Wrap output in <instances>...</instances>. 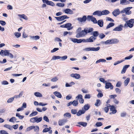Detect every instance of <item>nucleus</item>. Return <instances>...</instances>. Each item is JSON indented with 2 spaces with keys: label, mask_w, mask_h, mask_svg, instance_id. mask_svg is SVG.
Listing matches in <instances>:
<instances>
[{
  "label": "nucleus",
  "mask_w": 134,
  "mask_h": 134,
  "mask_svg": "<svg viewBox=\"0 0 134 134\" xmlns=\"http://www.w3.org/2000/svg\"><path fill=\"white\" fill-rule=\"evenodd\" d=\"M34 126H32L29 127L26 129L25 131L26 132H28L31 130L33 129H34Z\"/></svg>",
  "instance_id": "obj_33"
},
{
  "label": "nucleus",
  "mask_w": 134,
  "mask_h": 134,
  "mask_svg": "<svg viewBox=\"0 0 134 134\" xmlns=\"http://www.w3.org/2000/svg\"><path fill=\"white\" fill-rule=\"evenodd\" d=\"M14 100V99L13 97L10 98L7 101V102L8 103H11Z\"/></svg>",
  "instance_id": "obj_58"
},
{
  "label": "nucleus",
  "mask_w": 134,
  "mask_h": 134,
  "mask_svg": "<svg viewBox=\"0 0 134 134\" xmlns=\"http://www.w3.org/2000/svg\"><path fill=\"white\" fill-rule=\"evenodd\" d=\"M102 15H107L109 13V11L107 10H105L101 11Z\"/></svg>",
  "instance_id": "obj_27"
},
{
  "label": "nucleus",
  "mask_w": 134,
  "mask_h": 134,
  "mask_svg": "<svg viewBox=\"0 0 134 134\" xmlns=\"http://www.w3.org/2000/svg\"><path fill=\"white\" fill-rule=\"evenodd\" d=\"M34 127H35L34 128V131L36 132H38L39 130V127L37 126H34Z\"/></svg>",
  "instance_id": "obj_52"
},
{
  "label": "nucleus",
  "mask_w": 134,
  "mask_h": 134,
  "mask_svg": "<svg viewBox=\"0 0 134 134\" xmlns=\"http://www.w3.org/2000/svg\"><path fill=\"white\" fill-rule=\"evenodd\" d=\"M91 34L93 35L90 37L91 39L92 42H93L96 39L97 37L99 35V32L98 31H93L92 32Z\"/></svg>",
  "instance_id": "obj_2"
},
{
  "label": "nucleus",
  "mask_w": 134,
  "mask_h": 134,
  "mask_svg": "<svg viewBox=\"0 0 134 134\" xmlns=\"http://www.w3.org/2000/svg\"><path fill=\"white\" fill-rule=\"evenodd\" d=\"M130 66V65H126L123 66L121 73L122 74L126 72L127 68L129 67Z\"/></svg>",
  "instance_id": "obj_16"
},
{
  "label": "nucleus",
  "mask_w": 134,
  "mask_h": 134,
  "mask_svg": "<svg viewBox=\"0 0 134 134\" xmlns=\"http://www.w3.org/2000/svg\"><path fill=\"white\" fill-rule=\"evenodd\" d=\"M47 5H51L53 7L55 5V4L53 2L49 1Z\"/></svg>",
  "instance_id": "obj_45"
},
{
  "label": "nucleus",
  "mask_w": 134,
  "mask_h": 134,
  "mask_svg": "<svg viewBox=\"0 0 134 134\" xmlns=\"http://www.w3.org/2000/svg\"><path fill=\"white\" fill-rule=\"evenodd\" d=\"M102 123L100 122H98L96 123L95 125L97 127H99L102 126Z\"/></svg>",
  "instance_id": "obj_54"
},
{
  "label": "nucleus",
  "mask_w": 134,
  "mask_h": 134,
  "mask_svg": "<svg viewBox=\"0 0 134 134\" xmlns=\"http://www.w3.org/2000/svg\"><path fill=\"white\" fill-rule=\"evenodd\" d=\"M91 21L93 22L94 24H96L97 23V20H96V18L93 17L92 18Z\"/></svg>",
  "instance_id": "obj_56"
},
{
  "label": "nucleus",
  "mask_w": 134,
  "mask_h": 134,
  "mask_svg": "<svg viewBox=\"0 0 134 134\" xmlns=\"http://www.w3.org/2000/svg\"><path fill=\"white\" fill-rule=\"evenodd\" d=\"M93 14L94 15H97L98 16L102 15L101 11L100 10H97L93 13Z\"/></svg>",
  "instance_id": "obj_21"
},
{
  "label": "nucleus",
  "mask_w": 134,
  "mask_h": 134,
  "mask_svg": "<svg viewBox=\"0 0 134 134\" xmlns=\"http://www.w3.org/2000/svg\"><path fill=\"white\" fill-rule=\"evenodd\" d=\"M66 26H65V28H69V27H70L72 25V24H71L70 23H67L65 24Z\"/></svg>",
  "instance_id": "obj_63"
},
{
  "label": "nucleus",
  "mask_w": 134,
  "mask_h": 134,
  "mask_svg": "<svg viewBox=\"0 0 134 134\" xmlns=\"http://www.w3.org/2000/svg\"><path fill=\"white\" fill-rule=\"evenodd\" d=\"M133 56L132 55H130V56L125 57L124 59L125 60H129Z\"/></svg>",
  "instance_id": "obj_61"
},
{
  "label": "nucleus",
  "mask_w": 134,
  "mask_h": 134,
  "mask_svg": "<svg viewBox=\"0 0 134 134\" xmlns=\"http://www.w3.org/2000/svg\"><path fill=\"white\" fill-rule=\"evenodd\" d=\"M87 19L86 16L85 15L83 16L82 18H79L77 19L80 22H85Z\"/></svg>",
  "instance_id": "obj_13"
},
{
  "label": "nucleus",
  "mask_w": 134,
  "mask_h": 134,
  "mask_svg": "<svg viewBox=\"0 0 134 134\" xmlns=\"http://www.w3.org/2000/svg\"><path fill=\"white\" fill-rule=\"evenodd\" d=\"M16 120V119L15 117H12L9 120L10 122H14V121Z\"/></svg>",
  "instance_id": "obj_51"
},
{
  "label": "nucleus",
  "mask_w": 134,
  "mask_h": 134,
  "mask_svg": "<svg viewBox=\"0 0 134 134\" xmlns=\"http://www.w3.org/2000/svg\"><path fill=\"white\" fill-rule=\"evenodd\" d=\"M18 15L20 17L26 20H28V18L27 16L24 14L22 15L18 14Z\"/></svg>",
  "instance_id": "obj_26"
},
{
  "label": "nucleus",
  "mask_w": 134,
  "mask_h": 134,
  "mask_svg": "<svg viewBox=\"0 0 134 134\" xmlns=\"http://www.w3.org/2000/svg\"><path fill=\"white\" fill-rule=\"evenodd\" d=\"M122 25H120V26L115 27L113 29V31H119L122 30V28L121 27Z\"/></svg>",
  "instance_id": "obj_20"
},
{
  "label": "nucleus",
  "mask_w": 134,
  "mask_h": 134,
  "mask_svg": "<svg viewBox=\"0 0 134 134\" xmlns=\"http://www.w3.org/2000/svg\"><path fill=\"white\" fill-rule=\"evenodd\" d=\"M110 111H112L111 113H110V114H115L117 112V110L116 109H115V107L114 106L112 105L111 106V107L110 108Z\"/></svg>",
  "instance_id": "obj_15"
},
{
  "label": "nucleus",
  "mask_w": 134,
  "mask_h": 134,
  "mask_svg": "<svg viewBox=\"0 0 134 134\" xmlns=\"http://www.w3.org/2000/svg\"><path fill=\"white\" fill-rule=\"evenodd\" d=\"M64 116L65 117H68L69 118H70L71 117V114L70 113H65L64 115Z\"/></svg>",
  "instance_id": "obj_53"
},
{
  "label": "nucleus",
  "mask_w": 134,
  "mask_h": 134,
  "mask_svg": "<svg viewBox=\"0 0 134 134\" xmlns=\"http://www.w3.org/2000/svg\"><path fill=\"white\" fill-rule=\"evenodd\" d=\"M43 119L45 121L49 122V120L48 118V117L46 116H44L43 118Z\"/></svg>",
  "instance_id": "obj_62"
},
{
  "label": "nucleus",
  "mask_w": 134,
  "mask_h": 134,
  "mask_svg": "<svg viewBox=\"0 0 134 134\" xmlns=\"http://www.w3.org/2000/svg\"><path fill=\"white\" fill-rule=\"evenodd\" d=\"M60 59V56H53L52 57L51 59V60H55Z\"/></svg>",
  "instance_id": "obj_32"
},
{
  "label": "nucleus",
  "mask_w": 134,
  "mask_h": 134,
  "mask_svg": "<svg viewBox=\"0 0 134 134\" xmlns=\"http://www.w3.org/2000/svg\"><path fill=\"white\" fill-rule=\"evenodd\" d=\"M67 121V120L66 119H60L58 121V123L59 125L62 126L64 125Z\"/></svg>",
  "instance_id": "obj_10"
},
{
  "label": "nucleus",
  "mask_w": 134,
  "mask_h": 134,
  "mask_svg": "<svg viewBox=\"0 0 134 134\" xmlns=\"http://www.w3.org/2000/svg\"><path fill=\"white\" fill-rule=\"evenodd\" d=\"M7 56H9V57L11 58H14L13 55L12 53H10L9 52V51H8Z\"/></svg>",
  "instance_id": "obj_47"
},
{
  "label": "nucleus",
  "mask_w": 134,
  "mask_h": 134,
  "mask_svg": "<svg viewBox=\"0 0 134 134\" xmlns=\"http://www.w3.org/2000/svg\"><path fill=\"white\" fill-rule=\"evenodd\" d=\"M70 76L71 77L76 79H79L81 77L80 75L77 73H72L71 74Z\"/></svg>",
  "instance_id": "obj_8"
},
{
  "label": "nucleus",
  "mask_w": 134,
  "mask_h": 134,
  "mask_svg": "<svg viewBox=\"0 0 134 134\" xmlns=\"http://www.w3.org/2000/svg\"><path fill=\"white\" fill-rule=\"evenodd\" d=\"M63 12L65 13L69 14H73V12L71 9L68 8H67L64 9L63 10Z\"/></svg>",
  "instance_id": "obj_11"
},
{
  "label": "nucleus",
  "mask_w": 134,
  "mask_h": 134,
  "mask_svg": "<svg viewBox=\"0 0 134 134\" xmlns=\"http://www.w3.org/2000/svg\"><path fill=\"white\" fill-rule=\"evenodd\" d=\"M111 44H117L119 42V40L116 38H113L110 39Z\"/></svg>",
  "instance_id": "obj_19"
},
{
  "label": "nucleus",
  "mask_w": 134,
  "mask_h": 134,
  "mask_svg": "<svg viewBox=\"0 0 134 134\" xmlns=\"http://www.w3.org/2000/svg\"><path fill=\"white\" fill-rule=\"evenodd\" d=\"M106 60L105 59H99L97 60L96 61V64H97L98 63H100V62L105 63L106 62Z\"/></svg>",
  "instance_id": "obj_34"
},
{
  "label": "nucleus",
  "mask_w": 134,
  "mask_h": 134,
  "mask_svg": "<svg viewBox=\"0 0 134 134\" xmlns=\"http://www.w3.org/2000/svg\"><path fill=\"white\" fill-rule=\"evenodd\" d=\"M36 122L37 123H38L41 122L42 120V118L41 117L39 118H38L36 116Z\"/></svg>",
  "instance_id": "obj_37"
},
{
  "label": "nucleus",
  "mask_w": 134,
  "mask_h": 134,
  "mask_svg": "<svg viewBox=\"0 0 134 134\" xmlns=\"http://www.w3.org/2000/svg\"><path fill=\"white\" fill-rule=\"evenodd\" d=\"M101 102L100 100L99 99H97L96 102L95 103L94 105L97 106H98L100 104Z\"/></svg>",
  "instance_id": "obj_39"
},
{
  "label": "nucleus",
  "mask_w": 134,
  "mask_h": 134,
  "mask_svg": "<svg viewBox=\"0 0 134 134\" xmlns=\"http://www.w3.org/2000/svg\"><path fill=\"white\" fill-rule=\"evenodd\" d=\"M134 24V19H131L127 21L124 25V26L126 27L127 25L130 28H132Z\"/></svg>",
  "instance_id": "obj_1"
},
{
  "label": "nucleus",
  "mask_w": 134,
  "mask_h": 134,
  "mask_svg": "<svg viewBox=\"0 0 134 134\" xmlns=\"http://www.w3.org/2000/svg\"><path fill=\"white\" fill-rule=\"evenodd\" d=\"M70 39L74 43H77V39L73 38H70Z\"/></svg>",
  "instance_id": "obj_59"
},
{
  "label": "nucleus",
  "mask_w": 134,
  "mask_h": 134,
  "mask_svg": "<svg viewBox=\"0 0 134 134\" xmlns=\"http://www.w3.org/2000/svg\"><path fill=\"white\" fill-rule=\"evenodd\" d=\"M64 5L65 4L64 3H58L56 4V5L59 7H63Z\"/></svg>",
  "instance_id": "obj_49"
},
{
  "label": "nucleus",
  "mask_w": 134,
  "mask_h": 134,
  "mask_svg": "<svg viewBox=\"0 0 134 134\" xmlns=\"http://www.w3.org/2000/svg\"><path fill=\"white\" fill-rule=\"evenodd\" d=\"M1 134H9L7 132L4 130H2L0 131Z\"/></svg>",
  "instance_id": "obj_64"
},
{
  "label": "nucleus",
  "mask_w": 134,
  "mask_h": 134,
  "mask_svg": "<svg viewBox=\"0 0 134 134\" xmlns=\"http://www.w3.org/2000/svg\"><path fill=\"white\" fill-rule=\"evenodd\" d=\"M3 126L10 130L13 129L12 127L9 124H5L3 125Z\"/></svg>",
  "instance_id": "obj_28"
},
{
  "label": "nucleus",
  "mask_w": 134,
  "mask_h": 134,
  "mask_svg": "<svg viewBox=\"0 0 134 134\" xmlns=\"http://www.w3.org/2000/svg\"><path fill=\"white\" fill-rule=\"evenodd\" d=\"M36 117L31 118L30 119V121L32 123L36 122Z\"/></svg>",
  "instance_id": "obj_57"
},
{
  "label": "nucleus",
  "mask_w": 134,
  "mask_h": 134,
  "mask_svg": "<svg viewBox=\"0 0 134 134\" xmlns=\"http://www.w3.org/2000/svg\"><path fill=\"white\" fill-rule=\"evenodd\" d=\"M85 112V110L83 108H82L81 110H80L77 113L76 115L77 116H80L82 114H83Z\"/></svg>",
  "instance_id": "obj_18"
},
{
  "label": "nucleus",
  "mask_w": 134,
  "mask_h": 134,
  "mask_svg": "<svg viewBox=\"0 0 134 134\" xmlns=\"http://www.w3.org/2000/svg\"><path fill=\"white\" fill-rule=\"evenodd\" d=\"M14 35L17 38L21 36V34L20 33L18 32H16L14 33Z\"/></svg>",
  "instance_id": "obj_40"
},
{
  "label": "nucleus",
  "mask_w": 134,
  "mask_h": 134,
  "mask_svg": "<svg viewBox=\"0 0 134 134\" xmlns=\"http://www.w3.org/2000/svg\"><path fill=\"white\" fill-rule=\"evenodd\" d=\"M130 81V79L129 78H127V79L124 81V86H126L128 83Z\"/></svg>",
  "instance_id": "obj_31"
},
{
  "label": "nucleus",
  "mask_w": 134,
  "mask_h": 134,
  "mask_svg": "<svg viewBox=\"0 0 134 134\" xmlns=\"http://www.w3.org/2000/svg\"><path fill=\"white\" fill-rule=\"evenodd\" d=\"M132 7H127V8L128 9H126V14L127 15H130L131 14V11H130V10L132 8Z\"/></svg>",
  "instance_id": "obj_23"
},
{
  "label": "nucleus",
  "mask_w": 134,
  "mask_h": 134,
  "mask_svg": "<svg viewBox=\"0 0 134 134\" xmlns=\"http://www.w3.org/2000/svg\"><path fill=\"white\" fill-rule=\"evenodd\" d=\"M126 113L123 112L121 113L120 115L121 117H125L126 116Z\"/></svg>",
  "instance_id": "obj_60"
},
{
  "label": "nucleus",
  "mask_w": 134,
  "mask_h": 134,
  "mask_svg": "<svg viewBox=\"0 0 134 134\" xmlns=\"http://www.w3.org/2000/svg\"><path fill=\"white\" fill-rule=\"evenodd\" d=\"M86 35L85 31L84 29L79 33H78L76 35L77 38H80L81 37H85Z\"/></svg>",
  "instance_id": "obj_4"
},
{
  "label": "nucleus",
  "mask_w": 134,
  "mask_h": 134,
  "mask_svg": "<svg viewBox=\"0 0 134 134\" xmlns=\"http://www.w3.org/2000/svg\"><path fill=\"white\" fill-rule=\"evenodd\" d=\"M86 35L90 33L91 34L92 32L94 30L91 27H86L84 29Z\"/></svg>",
  "instance_id": "obj_6"
},
{
  "label": "nucleus",
  "mask_w": 134,
  "mask_h": 134,
  "mask_svg": "<svg viewBox=\"0 0 134 134\" xmlns=\"http://www.w3.org/2000/svg\"><path fill=\"white\" fill-rule=\"evenodd\" d=\"M72 104L74 106H77L78 103L77 100H74L72 102Z\"/></svg>",
  "instance_id": "obj_41"
},
{
  "label": "nucleus",
  "mask_w": 134,
  "mask_h": 134,
  "mask_svg": "<svg viewBox=\"0 0 134 134\" xmlns=\"http://www.w3.org/2000/svg\"><path fill=\"white\" fill-rule=\"evenodd\" d=\"M125 60L124 59L121 60L120 61H117L114 63V65H116L119 64L123 62Z\"/></svg>",
  "instance_id": "obj_38"
},
{
  "label": "nucleus",
  "mask_w": 134,
  "mask_h": 134,
  "mask_svg": "<svg viewBox=\"0 0 134 134\" xmlns=\"http://www.w3.org/2000/svg\"><path fill=\"white\" fill-rule=\"evenodd\" d=\"M55 18L57 20L59 21H62L66 19H69V17L67 16L66 15H62L58 17H55Z\"/></svg>",
  "instance_id": "obj_5"
},
{
  "label": "nucleus",
  "mask_w": 134,
  "mask_h": 134,
  "mask_svg": "<svg viewBox=\"0 0 134 134\" xmlns=\"http://www.w3.org/2000/svg\"><path fill=\"white\" fill-rule=\"evenodd\" d=\"M120 3L122 5H126L129 4L130 2L127 0H120Z\"/></svg>",
  "instance_id": "obj_22"
},
{
  "label": "nucleus",
  "mask_w": 134,
  "mask_h": 134,
  "mask_svg": "<svg viewBox=\"0 0 134 134\" xmlns=\"http://www.w3.org/2000/svg\"><path fill=\"white\" fill-rule=\"evenodd\" d=\"M51 129V127H49V128H45L43 130L42 132H47Z\"/></svg>",
  "instance_id": "obj_42"
},
{
  "label": "nucleus",
  "mask_w": 134,
  "mask_h": 134,
  "mask_svg": "<svg viewBox=\"0 0 134 134\" xmlns=\"http://www.w3.org/2000/svg\"><path fill=\"white\" fill-rule=\"evenodd\" d=\"M81 41L82 42H83L84 43L92 42L91 41V39L90 38V37L89 38L87 39H82Z\"/></svg>",
  "instance_id": "obj_25"
},
{
  "label": "nucleus",
  "mask_w": 134,
  "mask_h": 134,
  "mask_svg": "<svg viewBox=\"0 0 134 134\" xmlns=\"http://www.w3.org/2000/svg\"><path fill=\"white\" fill-rule=\"evenodd\" d=\"M38 114V112L37 111H35L30 114L29 115L30 117H32L35 116L37 115Z\"/></svg>",
  "instance_id": "obj_43"
},
{
  "label": "nucleus",
  "mask_w": 134,
  "mask_h": 134,
  "mask_svg": "<svg viewBox=\"0 0 134 134\" xmlns=\"http://www.w3.org/2000/svg\"><path fill=\"white\" fill-rule=\"evenodd\" d=\"M120 13V10L119 9L115 10L112 13L115 16H116L118 15Z\"/></svg>",
  "instance_id": "obj_14"
},
{
  "label": "nucleus",
  "mask_w": 134,
  "mask_h": 134,
  "mask_svg": "<svg viewBox=\"0 0 134 134\" xmlns=\"http://www.w3.org/2000/svg\"><path fill=\"white\" fill-rule=\"evenodd\" d=\"M1 84L2 85H7L8 84V82L6 81H3L1 82Z\"/></svg>",
  "instance_id": "obj_55"
},
{
  "label": "nucleus",
  "mask_w": 134,
  "mask_h": 134,
  "mask_svg": "<svg viewBox=\"0 0 134 134\" xmlns=\"http://www.w3.org/2000/svg\"><path fill=\"white\" fill-rule=\"evenodd\" d=\"M90 106L88 104L85 105H84V109H83L85 110V111L86 110H87L88 109H89L90 108Z\"/></svg>",
  "instance_id": "obj_46"
},
{
  "label": "nucleus",
  "mask_w": 134,
  "mask_h": 134,
  "mask_svg": "<svg viewBox=\"0 0 134 134\" xmlns=\"http://www.w3.org/2000/svg\"><path fill=\"white\" fill-rule=\"evenodd\" d=\"M98 24L100 27H102L103 26V22L102 20H98Z\"/></svg>",
  "instance_id": "obj_29"
},
{
  "label": "nucleus",
  "mask_w": 134,
  "mask_h": 134,
  "mask_svg": "<svg viewBox=\"0 0 134 134\" xmlns=\"http://www.w3.org/2000/svg\"><path fill=\"white\" fill-rule=\"evenodd\" d=\"M54 94L58 97L61 98L62 97V95L61 93L59 92L55 91L53 93Z\"/></svg>",
  "instance_id": "obj_24"
},
{
  "label": "nucleus",
  "mask_w": 134,
  "mask_h": 134,
  "mask_svg": "<svg viewBox=\"0 0 134 134\" xmlns=\"http://www.w3.org/2000/svg\"><path fill=\"white\" fill-rule=\"evenodd\" d=\"M58 78L57 77H55L51 79V81L53 82H55L58 80Z\"/></svg>",
  "instance_id": "obj_48"
},
{
  "label": "nucleus",
  "mask_w": 134,
  "mask_h": 134,
  "mask_svg": "<svg viewBox=\"0 0 134 134\" xmlns=\"http://www.w3.org/2000/svg\"><path fill=\"white\" fill-rule=\"evenodd\" d=\"M114 87L112 85L111 83L110 82H107L105 83V88L106 89H108L110 88L111 90H112L113 88Z\"/></svg>",
  "instance_id": "obj_9"
},
{
  "label": "nucleus",
  "mask_w": 134,
  "mask_h": 134,
  "mask_svg": "<svg viewBox=\"0 0 134 134\" xmlns=\"http://www.w3.org/2000/svg\"><path fill=\"white\" fill-rule=\"evenodd\" d=\"M8 51H9L7 50H2L0 52V54L2 56H6L7 55Z\"/></svg>",
  "instance_id": "obj_12"
},
{
  "label": "nucleus",
  "mask_w": 134,
  "mask_h": 134,
  "mask_svg": "<svg viewBox=\"0 0 134 134\" xmlns=\"http://www.w3.org/2000/svg\"><path fill=\"white\" fill-rule=\"evenodd\" d=\"M115 25L114 23H110L106 27V29H108L111 27L114 26Z\"/></svg>",
  "instance_id": "obj_36"
},
{
  "label": "nucleus",
  "mask_w": 134,
  "mask_h": 134,
  "mask_svg": "<svg viewBox=\"0 0 134 134\" xmlns=\"http://www.w3.org/2000/svg\"><path fill=\"white\" fill-rule=\"evenodd\" d=\"M68 58V57L67 55H65L62 57L60 56V59L62 61Z\"/></svg>",
  "instance_id": "obj_44"
},
{
  "label": "nucleus",
  "mask_w": 134,
  "mask_h": 134,
  "mask_svg": "<svg viewBox=\"0 0 134 134\" xmlns=\"http://www.w3.org/2000/svg\"><path fill=\"white\" fill-rule=\"evenodd\" d=\"M82 96L81 94H79L76 97V99L78 100L79 99V102L81 103H83L84 102V100L82 98Z\"/></svg>",
  "instance_id": "obj_7"
},
{
  "label": "nucleus",
  "mask_w": 134,
  "mask_h": 134,
  "mask_svg": "<svg viewBox=\"0 0 134 134\" xmlns=\"http://www.w3.org/2000/svg\"><path fill=\"white\" fill-rule=\"evenodd\" d=\"M29 37H30V39L32 40L35 41H36L37 40H38L40 38V37L38 36H29Z\"/></svg>",
  "instance_id": "obj_17"
},
{
  "label": "nucleus",
  "mask_w": 134,
  "mask_h": 134,
  "mask_svg": "<svg viewBox=\"0 0 134 134\" xmlns=\"http://www.w3.org/2000/svg\"><path fill=\"white\" fill-rule=\"evenodd\" d=\"M77 124H78L82 125L83 127H85L86 126L87 123L86 122H78Z\"/></svg>",
  "instance_id": "obj_35"
},
{
  "label": "nucleus",
  "mask_w": 134,
  "mask_h": 134,
  "mask_svg": "<svg viewBox=\"0 0 134 134\" xmlns=\"http://www.w3.org/2000/svg\"><path fill=\"white\" fill-rule=\"evenodd\" d=\"M100 47H98L97 48H94V47H91L86 48L83 49V50L85 51H98L100 49Z\"/></svg>",
  "instance_id": "obj_3"
},
{
  "label": "nucleus",
  "mask_w": 134,
  "mask_h": 134,
  "mask_svg": "<svg viewBox=\"0 0 134 134\" xmlns=\"http://www.w3.org/2000/svg\"><path fill=\"white\" fill-rule=\"evenodd\" d=\"M104 43L105 44H111V40H109L104 42Z\"/></svg>",
  "instance_id": "obj_50"
},
{
  "label": "nucleus",
  "mask_w": 134,
  "mask_h": 134,
  "mask_svg": "<svg viewBox=\"0 0 134 134\" xmlns=\"http://www.w3.org/2000/svg\"><path fill=\"white\" fill-rule=\"evenodd\" d=\"M34 95L36 97H42V94L38 92H36L34 93Z\"/></svg>",
  "instance_id": "obj_30"
}]
</instances>
